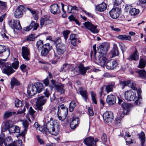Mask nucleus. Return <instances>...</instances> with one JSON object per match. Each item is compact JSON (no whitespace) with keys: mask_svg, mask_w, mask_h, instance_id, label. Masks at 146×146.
<instances>
[{"mask_svg":"<svg viewBox=\"0 0 146 146\" xmlns=\"http://www.w3.org/2000/svg\"><path fill=\"white\" fill-rule=\"evenodd\" d=\"M120 84L122 86V89H123L125 86L127 85L133 89V90H130L125 92V99L128 101H134L137 98L136 92L135 91V90L136 89L135 84L132 81L128 80L127 81H121Z\"/></svg>","mask_w":146,"mask_h":146,"instance_id":"1","label":"nucleus"},{"mask_svg":"<svg viewBox=\"0 0 146 146\" xmlns=\"http://www.w3.org/2000/svg\"><path fill=\"white\" fill-rule=\"evenodd\" d=\"M19 62L18 61H15L11 64L5 63L0 60V67L1 68H4L2 69L3 73L7 74L8 76L11 74L15 71L14 68L17 69L18 67Z\"/></svg>","mask_w":146,"mask_h":146,"instance_id":"2","label":"nucleus"},{"mask_svg":"<svg viewBox=\"0 0 146 146\" xmlns=\"http://www.w3.org/2000/svg\"><path fill=\"white\" fill-rule=\"evenodd\" d=\"M45 132H48L51 134L56 135L58 134L59 129V125L55 120L48 122L44 126Z\"/></svg>","mask_w":146,"mask_h":146,"instance_id":"3","label":"nucleus"},{"mask_svg":"<svg viewBox=\"0 0 146 146\" xmlns=\"http://www.w3.org/2000/svg\"><path fill=\"white\" fill-rule=\"evenodd\" d=\"M27 9L33 15L36 13L35 11L29 7L25 8L23 5L19 6L15 12V17L17 18H21L23 15V13Z\"/></svg>","mask_w":146,"mask_h":146,"instance_id":"4","label":"nucleus"},{"mask_svg":"<svg viewBox=\"0 0 146 146\" xmlns=\"http://www.w3.org/2000/svg\"><path fill=\"white\" fill-rule=\"evenodd\" d=\"M84 25L86 29L89 30L92 33L95 34L98 33V30L97 29V25H94L89 21L85 22Z\"/></svg>","mask_w":146,"mask_h":146,"instance_id":"5","label":"nucleus"},{"mask_svg":"<svg viewBox=\"0 0 146 146\" xmlns=\"http://www.w3.org/2000/svg\"><path fill=\"white\" fill-rule=\"evenodd\" d=\"M98 140L97 138L94 139L92 137H89L84 139V142L87 146H96V143Z\"/></svg>","mask_w":146,"mask_h":146,"instance_id":"6","label":"nucleus"},{"mask_svg":"<svg viewBox=\"0 0 146 146\" xmlns=\"http://www.w3.org/2000/svg\"><path fill=\"white\" fill-rule=\"evenodd\" d=\"M9 26L13 29L20 30L22 29L20 22L19 20H12L9 21Z\"/></svg>","mask_w":146,"mask_h":146,"instance_id":"7","label":"nucleus"},{"mask_svg":"<svg viewBox=\"0 0 146 146\" xmlns=\"http://www.w3.org/2000/svg\"><path fill=\"white\" fill-rule=\"evenodd\" d=\"M52 49V46L49 43L44 45L42 47L41 54L42 56H46Z\"/></svg>","mask_w":146,"mask_h":146,"instance_id":"8","label":"nucleus"},{"mask_svg":"<svg viewBox=\"0 0 146 146\" xmlns=\"http://www.w3.org/2000/svg\"><path fill=\"white\" fill-rule=\"evenodd\" d=\"M22 56L26 60H30V52L27 47L23 46L21 48Z\"/></svg>","mask_w":146,"mask_h":146,"instance_id":"9","label":"nucleus"},{"mask_svg":"<svg viewBox=\"0 0 146 146\" xmlns=\"http://www.w3.org/2000/svg\"><path fill=\"white\" fill-rule=\"evenodd\" d=\"M120 9L118 7L113 8L109 11L110 17L113 19H116L119 17Z\"/></svg>","mask_w":146,"mask_h":146,"instance_id":"10","label":"nucleus"},{"mask_svg":"<svg viewBox=\"0 0 146 146\" xmlns=\"http://www.w3.org/2000/svg\"><path fill=\"white\" fill-rule=\"evenodd\" d=\"M103 118L106 122H111L113 120V113L111 112L106 111L103 114Z\"/></svg>","mask_w":146,"mask_h":146,"instance_id":"11","label":"nucleus"},{"mask_svg":"<svg viewBox=\"0 0 146 146\" xmlns=\"http://www.w3.org/2000/svg\"><path fill=\"white\" fill-rule=\"evenodd\" d=\"M108 47L109 45L107 43L102 44L98 48V51L100 54H106Z\"/></svg>","mask_w":146,"mask_h":146,"instance_id":"12","label":"nucleus"},{"mask_svg":"<svg viewBox=\"0 0 146 146\" xmlns=\"http://www.w3.org/2000/svg\"><path fill=\"white\" fill-rule=\"evenodd\" d=\"M35 86L33 84L29 85L27 88V92L29 96L34 95L36 93V90Z\"/></svg>","mask_w":146,"mask_h":146,"instance_id":"13","label":"nucleus"},{"mask_svg":"<svg viewBox=\"0 0 146 146\" xmlns=\"http://www.w3.org/2000/svg\"><path fill=\"white\" fill-rule=\"evenodd\" d=\"M107 59V56L106 54H100L98 56V61L99 64L102 67L104 66Z\"/></svg>","mask_w":146,"mask_h":146,"instance_id":"14","label":"nucleus"},{"mask_svg":"<svg viewBox=\"0 0 146 146\" xmlns=\"http://www.w3.org/2000/svg\"><path fill=\"white\" fill-rule=\"evenodd\" d=\"M39 25L35 23V21H32L30 25L24 28V30L26 31H28L33 28V30H36L38 28Z\"/></svg>","mask_w":146,"mask_h":146,"instance_id":"15","label":"nucleus"},{"mask_svg":"<svg viewBox=\"0 0 146 146\" xmlns=\"http://www.w3.org/2000/svg\"><path fill=\"white\" fill-rule=\"evenodd\" d=\"M117 65L116 62L113 60H110L108 61L106 63V67L108 70L113 69Z\"/></svg>","mask_w":146,"mask_h":146,"instance_id":"16","label":"nucleus"},{"mask_svg":"<svg viewBox=\"0 0 146 146\" xmlns=\"http://www.w3.org/2000/svg\"><path fill=\"white\" fill-rule=\"evenodd\" d=\"M115 101L116 98L114 95L111 94L107 96L106 102L109 105H112L114 104L115 102Z\"/></svg>","mask_w":146,"mask_h":146,"instance_id":"17","label":"nucleus"},{"mask_svg":"<svg viewBox=\"0 0 146 146\" xmlns=\"http://www.w3.org/2000/svg\"><path fill=\"white\" fill-rule=\"evenodd\" d=\"M50 11L52 13L56 14L60 12V10L58 4H54L50 6Z\"/></svg>","mask_w":146,"mask_h":146,"instance_id":"18","label":"nucleus"},{"mask_svg":"<svg viewBox=\"0 0 146 146\" xmlns=\"http://www.w3.org/2000/svg\"><path fill=\"white\" fill-rule=\"evenodd\" d=\"M79 119L78 117H74L70 123V127L71 129H74L78 124Z\"/></svg>","mask_w":146,"mask_h":146,"instance_id":"19","label":"nucleus"},{"mask_svg":"<svg viewBox=\"0 0 146 146\" xmlns=\"http://www.w3.org/2000/svg\"><path fill=\"white\" fill-rule=\"evenodd\" d=\"M24 129L21 133V135L22 136H24L26 134L28 129V122L27 120L24 121L23 122Z\"/></svg>","mask_w":146,"mask_h":146,"instance_id":"20","label":"nucleus"},{"mask_svg":"<svg viewBox=\"0 0 146 146\" xmlns=\"http://www.w3.org/2000/svg\"><path fill=\"white\" fill-rule=\"evenodd\" d=\"M57 51L58 54L60 55L63 54L64 53L63 45L61 43H58L56 44Z\"/></svg>","mask_w":146,"mask_h":146,"instance_id":"21","label":"nucleus"},{"mask_svg":"<svg viewBox=\"0 0 146 146\" xmlns=\"http://www.w3.org/2000/svg\"><path fill=\"white\" fill-rule=\"evenodd\" d=\"M107 4L104 3H103L97 6L96 9L99 12H103L107 8Z\"/></svg>","mask_w":146,"mask_h":146,"instance_id":"22","label":"nucleus"},{"mask_svg":"<svg viewBox=\"0 0 146 146\" xmlns=\"http://www.w3.org/2000/svg\"><path fill=\"white\" fill-rule=\"evenodd\" d=\"M51 21L48 19V18L46 17L42 18L40 19V25L41 27H42L44 25H47L50 23Z\"/></svg>","mask_w":146,"mask_h":146,"instance_id":"23","label":"nucleus"},{"mask_svg":"<svg viewBox=\"0 0 146 146\" xmlns=\"http://www.w3.org/2000/svg\"><path fill=\"white\" fill-rule=\"evenodd\" d=\"M137 53V50H135L133 54L130 55L127 58V59L130 61L137 60L139 59V56L138 55Z\"/></svg>","mask_w":146,"mask_h":146,"instance_id":"24","label":"nucleus"},{"mask_svg":"<svg viewBox=\"0 0 146 146\" xmlns=\"http://www.w3.org/2000/svg\"><path fill=\"white\" fill-rule=\"evenodd\" d=\"M46 99L44 98L43 96L39 97L36 102V104L43 106L46 102Z\"/></svg>","mask_w":146,"mask_h":146,"instance_id":"25","label":"nucleus"},{"mask_svg":"<svg viewBox=\"0 0 146 146\" xmlns=\"http://www.w3.org/2000/svg\"><path fill=\"white\" fill-rule=\"evenodd\" d=\"M139 138L140 140L141 146H146L144 145L145 142V135L143 132H142L138 134Z\"/></svg>","mask_w":146,"mask_h":146,"instance_id":"26","label":"nucleus"},{"mask_svg":"<svg viewBox=\"0 0 146 146\" xmlns=\"http://www.w3.org/2000/svg\"><path fill=\"white\" fill-rule=\"evenodd\" d=\"M79 92L80 94L86 101L88 96V93L86 90L82 88H80L79 89Z\"/></svg>","mask_w":146,"mask_h":146,"instance_id":"27","label":"nucleus"},{"mask_svg":"<svg viewBox=\"0 0 146 146\" xmlns=\"http://www.w3.org/2000/svg\"><path fill=\"white\" fill-rule=\"evenodd\" d=\"M34 86L37 90L36 93L40 92L43 89V85L42 83L37 82L35 85H34Z\"/></svg>","mask_w":146,"mask_h":146,"instance_id":"28","label":"nucleus"},{"mask_svg":"<svg viewBox=\"0 0 146 146\" xmlns=\"http://www.w3.org/2000/svg\"><path fill=\"white\" fill-rule=\"evenodd\" d=\"M115 83L113 82L109 83L106 86L105 89L108 93L113 91V88L115 86Z\"/></svg>","mask_w":146,"mask_h":146,"instance_id":"29","label":"nucleus"},{"mask_svg":"<svg viewBox=\"0 0 146 146\" xmlns=\"http://www.w3.org/2000/svg\"><path fill=\"white\" fill-rule=\"evenodd\" d=\"M9 131L11 133H19V132L20 128L17 126H13L10 128L9 129Z\"/></svg>","mask_w":146,"mask_h":146,"instance_id":"30","label":"nucleus"},{"mask_svg":"<svg viewBox=\"0 0 146 146\" xmlns=\"http://www.w3.org/2000/svg\"><path fill=\"white\" fill-rule=\"evenodd\" d=\"M117 38L120 40H127L129 41L131 40V37L129 35H119L117 36Z\"/></svg>","mask_w":146,"mask_h":146,"instance_id":"31","label":"nucleus"},{"mask_svg":"<svg viewBox=\"0 0 146 146\" xmlns=\"http://www.w3.org/2000/svg\"><path fill=\"white\" fill-rule=\"evenodd\" d=\"M139 12V10L135 8L129 10V14L132 16H134L137 15Z\"/></svg>","mask_w":146,"mask_h":146,"instance_id":"32","label":"nucleus"},{"mask_svg":"<svg viewBox=\"0 0 146 146\" xmlns=\"http://www.w3.org/2000/svg\"><path fill=\"white\" fill-rule=\"evenodd\" d=\"M79 73L81 74L84 75L86 73L84 69V67L82 64H80L78 66Z\"/></svg>","mask_w":146,"mask_h":146,"instance_id":"33","label":"nucleus"},{"mask_svg":"<svg viewBox=\"0 0 146 146\" xmlns=\"http://www.w3.org/2000/svg\"><path fill=\"white\" fill-rule=\"evenodd\" d=\"M10 83L12 88L14 86H18L20 85L19 82L15 78H13L11 79Z\"/></svg>","mask_w":146,"mask_h":146,"instance_id":"34","label":"nucleus"},{"mask_svg":"<svg viewBox=\"0 0 146 146\" xmlns=\"http://www.w3.org/2000/svg\"><path fill=\"white\" fill-rule=\"evenodd\" d=\"M112 54L113 56H118L119 54L117 47L115 44L113 45Z\"/></svg>","mask_w":146,"mask_h":146,"instance_id":"35","label":"nucleus"},{"mask_svg":"<svg viewBox=\"0 0 146 146\" xmlns=\"http://www.w3.org/2000/svg\"><path fill=\"white\" fill-rule=\"evenodd\" d=\"M5 51L7 53V55L9 56L10 54V50L9 49H6L5 46L0 45V54H1Z\"/></svg>","mask_w":146,"mask_h":146,"instance_id":"36","label":"nucleus"},{"mask_svg":"<svg viewBox=\"0 0 146 146\" xmlns=\"http://www.w3.org/2000/svg\"><path fill=\"white\" fill-rule=\"evenodd\" d=\"M78 10V8L75 6H72L69 5L67 7V11L69 13H73V10Z\"/></svg>","mask_w":146,"mask_h":146,"instance_id":"37","label":"nucleus"},{"mask_svg":"<svg viewBox=\"0 0 146 146\" xmlns=\"http://www.w3.org/2000/svg\"><path fill=\"white\" fill-rule=\"evenodd\" d=\"M15 113V112H11L9 111H7L5 112L4 114V118L5 119H7L12 116Z\"/></svg>","mask_w":146,"mask_h":146,"instance_id":"38","label":"nucleus"},{"mask_svg":"<svg viewBox=\"0 0 146 146\" xmlns=\"http://www.w3.org/2000/svg\"><path fill=\"white\" fill-rule=\"evenodd\" d=\"M22 141L19 140L14 142L13 143H11L10 146H22Z\"/></svg>","mask_w":146,"mask_h":146,"instance_id":"39","label":"nucleus"},{"mask_svg":"<svg viewBox=\"0 0 146 146\" xmlns=\"http://www.w3.org/2000/svg\"><path fill=\"white\" fill-rule=\"evenodd\" d=\"M76 106V103L75 101H71L70 103L69 106V110L70 111L72 112Z\"/></svg>","mask_w":146,"mask_h":146,"instance_id":"40","label":"nucleus"},{"mask_svg":"<svg viewBox=\"0 0 146 146\" xmlns=\"http://www.w3.org/2000/svg\"><path fill=\"white\" fill-rule=\"evenodd\" d=\"M12 141V139L11 137H8L5 139L4 145L5 146H10V143Z\"/></svg>","mask_w":146,"mask_h":146,"instance_id":"41","label":"nucleus"},{"mask_svg":"<svg viewBox=\"0 0 146 146\" xmlns=\"http://www.w3.org/2000/svg\"><path fill=\"white\" fill-rule=\"evenodd\" d=\"M131 104L125 102H123L121 105V106L124 110L123 112H125V110L127 111L128 109L130 107Z\"/></svg>","mask_w":146,"mask_h":146,"instance_id":"42","label":"nucleus"},{"mask_svg":"<svg viewBox=\"0 0 146 146\" xmlns=\"http://www.w3.org/2000/svg\"><path fill=\"white\" fill-rule=\"evenodd\" d=\"M146 65V60L144 58L140 60L139 67L140 68H144Z\"/></svg>","mask_w":146,"mask_h":146,"instance_id":"43","label":"nucleus"},{"mask_svg":"<svg viewBox=\"0 0 146 146\" xmlns=\"http://www.w3.org/2000/svg\"><path fill=\"white\" fill-rule=\"evenodd\" d=\"M53 84L54 85V86L56 88V89L58 92L60 94H62V92H64V90L63 89V86H60L56 85L53 82Z\"/></svg>","mask_w":146,"mask_h":146,"instance_id":"44","label":"nucleus"},{"mask_svg":"<svg viewBox=\"0 0 146 146\" xmlns=\"http://www.w3.org/2000/svg\"><path fill=\"white\" fill-rule=\"evenodd\" d=\"M138 73L140 76L142 78H146V72L144 70H140L138 71Z\"/></svg>","mask_w":146,"mask_h":146,"instance_id":"45","label":"nucleus"},{"mask_svg":"<svg viewBox=\"0 0 146 146\" xmlns=\"http://www.w3.org/2000/svg\"><path fill=\"white\" fill-rule=\"evenodd\" d=\"M35 34H32L28 36L26 40L28 41H33L35 39Z\"/></svg>","mask_w":146,"mask_h":146,"instance_id":"46","label":"nucleus"},{"mask_svg":"<svg viewBox=\"0 0 146 146\" xmlns=\"http://www.w3.org/2000/svg\"><path fill=\"white\" fill-rule=\"evenodd\" d=\"M91 94L93 102L95 104H97V101L96 99V94L93 91L91 92Z\"/></svg>","mask_w":146,"mask_h":146,"instance_id":"47","label":"nucleus"},{"mask_svg":"<svg viewBox=\"0 0 146 146\" xmlns=\"http://www.w3.org/2000/svg\"><path fill=\"white\" fill-rule=\"evenodd\" d=\"M22 103L21 101L18 99H16L15 105L16 107H20L22 106Z\"/></svg>","mask_w":146,"mask_h":146,"instance_id":"48","label":"nucleus"},{"mask_svg":"<svg viewBox=\"0 0 146 146\" xmlns=\"http://www.w3.org/2000/svg\"><path fill=\"white\" fill-rule=\"evenodd\" d=\"M68 19L70 21H75L76 24L78 25H80L79 21L75 19L73 15H71L69 16L68 17Z\"/></svg>","mask_w":146,"mask_h":146,"instance_id":"49","label":"nucleus"},{"mask_svg":"<svg viewBox=\"0 0 146 146\" xmlns=\"http://www.w3.org/2000/svg\"><path fill=\"white\" fill-rule=\"evenodd\" d=\"M119 46L123 54L126 49V47L125 45L122 43H121L119 44Z\"/></svg>","mask_w":146,"mask_h":146,"instance_id":"50","label":"nucleus"},{"mask_svg":"<svg viewBox=\"0 0 146 146\" xmlns=\"http://www.w3.org/2000/svg\"><path fill=\"white\" fill-rule=\"evenodd\" d=\"M142 97L141 96H138L137 99L135 101V104L137 105H139L141 103Z\"/></svg>","mask_w":146,"mask_h":146,"instance_id":"51","label":"nucleus"},{"mask_svg":"<svg viewBox=\"0 0 146 146\" xmlns=\"http://www.w3.org/2000/svg\"><path fill=\"white\" fill-rule=\"evenodd\" d=\"M0 7L2 9H5L7 8L6 3L5 2L0 1Z\"/></svg>","mask_w":146,"mask_h":146,"instance_id":"52","label":"nucleus"},{"mask_svg":"<svg viewBox=\"0 0 146 146\" xmlns=\"http://www.w3.org/2000/svg\"><path fill=\"white\" fill-rule=\"evenodd\" d=\"M101 139L104 143H105L107 140V138L106 134L103 133L101 136Z\"/></svg>","mask_w":146,"mask_h":146,"instance_id":"53","label":"nucleus"},{"mask_svg":"<svg viewBox=\"0 0 146 146\" xmlns=\"http://www.w3.org/2000/svg\"><path fill=\"white\" fill-rule=\"evenodd\" d=\"M123 1V0H115L114 2V5L115 6L120 5Z\"/></svg>","mask_w":146,"mask_h":146,"instance_id":"54","label":"nucleus"},{"mask_svg":"<svg viewBox=\"0 0 146 146\" xmlns=\"http://www.w3.org/2000/svg\"><path fill=\"white\" fill-rule=\"evenodd\" d=\"M10 121H7L5 123L4 125L6 129H10V128L11 127H10Z\"/></svg>","mask_w":146,"mask_h":146,"instance_id":"55","label":"nucleus"},{"mask_svg":"<svg viewBox=\"0 0 146 146\" xmlns=\"http://www.w3.org/2000/svg\"><path fill=\"white\" fill-rule=\"evenodd\" d=\"M89 114L91 116H92L94 115V112L92 109L91 107H89L88 109Z\"/></svg>","mask_w":146,"mask_h":146,"instance_id":"56","label":"nucleus"},{"mask_svg":"<svg viewBox=\"0 0 146 146\" xmlns=\"http://www.w3.org/2000/svg\"><path fill=\"white\" fill-rule=\"evenodd\" d=\"M44 94L46 98H48L50 96V94L49 92L47 89H46L45 92H44Z\"/></svg>","mask_w":146,"mask_h":146,"instance_id":"57","label":"nucleus"},{"mask_svg":"<svg viewBox=\"0 0 146 146\" xmlns=\"http://www.w3.org/2000/svg\"><path fill=\"white\" fill-rule=\"evenodd\" d=\"M43 44L42 41L41 40H38L36 44V45L37 47L38 48L39 47L42 45Z\"/></svg>","mask_w":146,"mask_h":146,"instance_id":"58","label":"nucleus"},{"mask_svg":"<svg viewBox=\"0 0 146 146\" xmlns=\"http://www.w3.org/2000/svg\"><path fill=\"white\" fill-rule=\"evenodd\" d=\"M43 82L46 86H47L48 85L49 82L48 79L47 78H45Z\"/></svg>","mask_w":146,"mask_h":146,"instance_id":"59","label":"nucleus"},{"mask_svg":"<svg viewBox=\"0 0 146 146\" xmlns=\"http://www.w3.org/2000/svg\"><path fill=\"white\" fill-rule=\"evenodd\" d=\"M35 112L31 107H30L29 110V113L31 115H33Z\"/></svg>","mask_w":146,"mask_h":146,"instance_id":"60","label":"nucleus"},{"mask_svg":"<svg viewBox=\"0 0 146 146\" xmlns=\"http://www.w3.org/2000/svg\"><path fill=\"white\" fill-rule=\"evenodd\" d=\"M61 111L60 110H58L57 115L59 120H62V116H60L61 114Z\"/></svg>","mask_w":146,"mask_h":146,"instance_id":"61","label":"nucleus"},{"mask_svg":"<svg viewBox=\"0 0 146 146\" xmlns=\"http://www.w3.org/2000/svg\"><path fill=\"white\" fill-rule=\"evenodd\" d=\"M76 35L74 34H71L70 36V39L71 40L77 39Z\"/></svg>","mask_w":146,"mask_h":146,"instance_id":"62","label":"nucleus"},{"mask_svg":"<svg viewBox=\"0 0 146 146\" xmlns=\"http://www.w3.org/2000/svg\"><path fill=\"white\" fill-rule=\"evenodd\" d=\"M131 7L130 5H126L125 7V10L126 12H127L129 9L131 8Z\"/></svg>","mask_w":146,"mask_h":146,"instance_id":"63","label":"nucleus"},{"mask_svg":"<svg viewBox=\"0 0 146 146\" xmlns=\"http://www.w3.org/2000/svg\"><path fill=\"white\" fill-rule=\"evenodd\" d=\"M37 137L38 141L40 144L43 145L44 144V141H43L38 136H37Z\"/></svg>","mask_w":146,"mask_h":146,"instance_id":"64","label":"nucleus"}]
</instances>
